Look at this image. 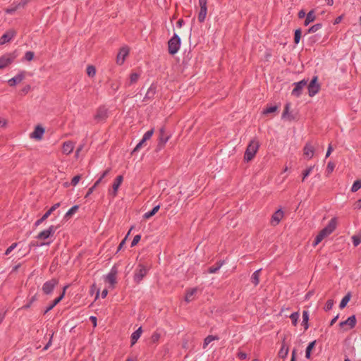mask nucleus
Instances as JSON below:
<instances>
[{"label":"nucleus","mask_w":361,"mask_h":361,"mask_svg":"<svg viewBox=\"0 0 361 361\" xmlns=\"http://www.w3.org/2000/svg\"><path fill=\"white\" fill-rule=\"evenodd\" d=\"M259 147V144L258 141L255 140H251L244 154V161L246 162H249L254 159L255 154Z\"/></svg>","instance_id":"nucleus-1"},{"label":"nucleus","mask_w":361,"mask_h":361,"mask_svg":"<svg viewBox=\"0 0 361 361\" xmlns=\"http://www.w3.org/2000/svg\"><path fill=\"white\" fill-rule=\"evenodd\" d=\"M149 271V267L142 263H139L135 270L133 276L134 281L139 284L141 281L146 276Z\"/></svg>","instance_id":"nucleus-2"},{"label":"nucleus","mask_w":361,"mask_h":361,"mask_svg":"<svg viewBox=\"0 0 361 361\" xmlns=\"http://www.w3.org/2000/svg\"><path fill=\"white\" fill-rule=\"evenodd\" d=\"M180 38L175 33L168 42L169 53L171 55L176 54L180 49Z\"/></svg>","instance_id":"nucleus-3"},{"label":"nucleus","mask_w":361,"mask_h":361,"mask_svg":"<svg viewBox=\"0 0 361 361\" xmlns=\"http://www.w3.org/2000/svg\"><path fill=\"white\" fill-rule=\"evenodd\" d=\"M18 56V51L16 50L11 53L3 55L0 57V69L6 68L11 64Z\"/></svg>","instance_id":"nucleus-4"},{"label":"nucleus","mask_w":361,"mask_h":361,"mask_svg":"<svg viewBox=\"0 0 361 361\" xmlns=\"http://www.w3.org/2000/svg\"><path fill=\"white\" fill-rule=\"evenodd\" d=\"M170 136V135L166 133L164 127L159 129L158 144L155 149L156 152H159L164 147L166 143L169 140Z\"/></svg>","instance_id":"nucleus-5"},{"label":"nucleus","mask_w":361,"mask_h":361,"mask_svg":"<svg viewBox=\"0 0 361 361\" xmlns=\"http://www.w3.org/2000/svg\"><path fill=\"white\" fill-rule=\"evenodd\" d=\"M309 96L312 97L317 94L320 89L321 85L318 82V76L315 75L312 78L310 82L307 86Z\"/></svg>","instance_id":"nucleus-6"},{"label":"nucleus","mask_w":361,"mask_h":361,"mask_svg":"<svg viewBox=\"0 0 361 361\" xmlns=\"http://www.w3.org/2000/svg\"><path fill=\"white\" fill-rule=\"evenodd\" d=\"M59 284V280L53 278L49 281H46L42 286V291L45 295L51 294L55 287Z\"/></svg>","instance_id":"nucleus-7"},{"label":"nucleus","mask_w":361,"mask_h":361,"mask_svg":"<svg viewBox=\"0 0 361 361\" xmlns=\"http://www.w3.org/2000/svg\"><path fill=\"white\" fill-rule=\"evenodd\" d=\"M56 228V226L51 225L47 229L39 233V234L36 236V238L39 240H47L54 235Z\"/></svg>","instance_id":"nucleus-8"},{"label":"nucleus","mask_w":361,"mask_h":361,"mask_svg":"<svg viewBox=\"0 0 361 361\" xmlns=\"http://www.w3.org/2000/svg\"><path fill=\"white\" fill-rule=\"evenodd\" d=\"M200 11L198 13V21L203 23L207 14V0H199Z\"/></svg>","instance_id":"nucleus-9"},{"label":"nucleus","mask_w":361,"mask_h":361,"mask_svg":"<svg viewBox=\"0 0 361 361\" xmlns=\"http://www.w3.org/2000/svg\"><path fill=\"white\" fill-rule=\"evenodd\" d=\"M108 117V109L105 106H99L94 118L97 122L105 121Z\"/></svg>","instance_id":"nucleus-10"},{"label":"nucleus","mask_w":361,"mask_h":361,"mask_svg":"<svg viewBox=\"0 0 361 361\" xmlns=\"http://www.w3.org/2000/svg\"><path fill=\"white\" fill-rule=\"evenodd\" d=\"M129 51L130 49L127 46L121 48L116 56V63L122 65L126 60V57L129 54Z\"/></svg>","instance_id":"nucleus-11"},{"label":"nucleus","mask_w":361,"mask_h":361,"mask_svg":"<svg viewBox=\"0 0 361 361\" xmlns=\"http://www.w3.org/2000/svg\"><path fill=\"white\" fill-rule=\"evenodd\" d=\"M16 35V31L13 29L7 30L0 37V45H3L7 42H9Z\"/></svg>","instance_id":"nucleus-12"},{"label":"nucleus","mask_w":361,"mask_h":361,"mask_svg":"<svg viewBox=\"0 0 361 361\" xmlns=\"http://www.w3.org/2000/svg\"><path fill=\"white\" fill-rule=\"evenodd\" d=\"M60 207V203L58 202V203H56L54 204L52 207H51L49 208V210H47L45 214L39 219H38L37 221H36V222L35 223V226H38L39 225H40L42 223H43L50 215L51 214L55 211L57 208H59Z\"/></svg>","instance_id":"nucleus-13"},{"label":"nucleus","mask_w":361,"mask_h":361,"mask_svg":"<svg viewBox=\"0 0 361 361\" xmlns=\"http://www.w3.org/2000/svg\"><path fill=\"white\" fill-rule=\"evenodd\" d=\"M118 274V269L116 265H114L111 269L110 272L106 277V281L109 282L112 287L117 283L116 275Z\"/></svg>","instance_id":"nucleus-14"},{"label":"nucleus","mask_w":361,"mask_h":361,"mask_svg":"<svg viewBox=\"0 0 361 361\" xmlns=\"http://www.w3.org/2000/svg\"><path fill=\"white\" fill-rule=\"evenodd\" d=\"M357 323L355 315H352L349 317L346 320L341 322L339 323L340 328H344L345 326H348V329H353ZM345 331L348 330V329H345Z\"/></svg>","instance_id":"nucleus-15"},{"label":"nucleus","mask_w":361,"mask_h":361,"mask_svg":"<svg viewBox=\"0 0 361 361\" xmlns=\"http://www.w3.org/2000/svg\"><path fill=\"white\" fill-rule=\"evenodd\" d=\"M26 72L23 71H20L17 75L12 78L11 79L8 80V83L9 86L13 87L16 85L17 84H19L21 82L23 79L25 78Z\"/></svg>","instance_id":"nucleus-16"},{"label":"nucleus","mask_w":361,"mask_h":361,"mask_svg":"<svg viewBox=\"0 0 361 361\" xmlns=\"http://www.w3.org/2000/svg\"><path fill=\"white\" fill-rule=\"evenodd\" d=\"M44 132V128L40 125H37L35 126L34 131L30 134V137L37 140H41Z\"/></svg>","instance_id":"nucleus-17"},{"label":"nucleus","mask_w":361,"mask_h":361,"mask_svg":"<svg viewBox=\"0 0 361 361\" xmlns=\"http://www.w3.org/2000/svg\"><path fill=\"white\" fill-rule=\"evenodd\" d=\"M283 212L281 209H279L277 211H276L271 216L270 221L271 224L274 226H277L280 223L282 218L283 217Z\"/></svg>","instance_id":"nucleus-18"},{"label":"nucleus","mask_w":361,"mask_h":361,"mask_svg":"<svg viewBox=\"0 0 361 361\" xmlns=\"http://www.w3.org/2000/svg\"><path fill=\"white\" fill-rule=\"evenodd\" d=\"M123 180V176H118L112 185V191H110V194L114 197L117 195L118 190Z\"/></svg>","instance_id":"nucleus-19"},{"label":"nucleus","mask_w":361,"mask_h":361,"mask_svg":"<svg viewBox=\"0 0 361 361\" xmlns=\"http://www.w3.org/2000/svg\"><path fill=\"white\" fill-rule=\"evenodd\" d=\"M336 219L333 218L329 221L327 226H325L323 229H322V231H324L328 236L334 231V230L336 228Z\"/></svg>","instance_id":"nucleus-20"},{"label":"nucleus","mask_w":361,"mask_h":361,"mask_svg":"<svg viewBox=\"0 0 361 361\" xmlns=\"http://www.w3.org/2000/svg\"><path fill=\"white\" fill-rule=\"evenodd\" d=\"M290 106V103L286 104V105L284 106L283 112L282 114V118H286L290 121L294 120L295 117L291 114L289 113Z\"/></svg>","instance_id":"nucleus-21"},{"label":"nucleus","mask_w":361,"mask_h":361,"mask_svg":"<svg viewBox=\"0 0 361 361\" xmlns=\"http://www.w3.org/2000/svg\"><path fill=\"white\" fill-rule=\"evenodd\" d=\"M304 154L307 156L309 159H311L314 152V148L310 143H306L303 149Z\"/></svg>","instance_id":"nucleus-22"},{"label":"nucleus","mask_w":361,"mask_h":361,"mask_svg":"<svg viewBox=\"0 0 361 361\" xmlns=\"http://www.w3.org/2000/svg\"><path fill=\"white\" fill-rule=\"evenodd\" d=\"M142 332V327H139L135 331H134L130 336L131 345L135 344L139 338L140 337Z\"/></svg>","instance_id":"nucleus-23"},{"label":"nucleus","mask_w":361,"mask_h":361,"mask_svg":"<svg viewBox=\"0 0 361 361\" xmlns=\"http://www.w3.org/2000/svg\"><path fill=\"white\" fill-rule=\"evenodd\" d=\"M315 19H316V16L314 13V10L310 11L306 15V18L304 21V25L307 26L309 24L314 22L315 20Z\"/></svg>","instance_id":"nucleus-24"},{"label":"nucleus","mask_w":361,"mask_h":361,"mask_svg":"<svg viewBox=\"0 0 361 361\" xmlns=\"http://www.w3.org/2000/svg\"><path fill=\"white\" fill-rule=\"evenodd\" d=\"M224 263V260L218 261L214 265L208 268L207 272L209 274H214L217 272Z\"/></svg>","instance_id":"nucleus-25"},{"label":"nucleus","mask_w":361,"mask_h":361,"mask_svg":"<svg viewBox=\"0 0 361 361\" xmlns=\"http://www.w3.org/2000/svg\"><path fill=\"white\" fill-rule=\"evenodd\" d=\"M288 353V347L285 343V339H283L281 349L279 352V357L285 359Z\"/></svg>","instance_id":"nucleus-26"},{"label":"nucleus","mask_w":361,"mask_h":361,"mask_svg":"<svg viewBox=\"0 0 361 361\" xmlns=\"http://www.w3.org/2000/svg\"><path fill=\"white\" fill-rule=\"evenodd\" d=\"M155 93H156V86H154V85H152L150 86V87L148 89V90L145 96L144 99L145 101L148 100V99H152V98H154Z\"/></svg>","instance_id":"nucleus-27"},{"label":"nucleus","mask_w":361,"mask_h":361,"mask_svg":"<svg viewBox=\"0 0 361 361\" xmlns=\"http://www.w3.org/2000/svg\"><path fill=\"white\" fill-rule=\"evenodd\" d=\"M73 145L71 142H66L63 145V152L66 154H69L73 152Z\"/></svg>","instance_id":"nucleus-28"},{"label":"nucleus","mask_w":361,"mask_h":361,"mask_svg":"<svg viewBox=\"0 0 361 361\" xmlns=\"http://www.w3.org/2000/svg\"><path fill=\"white\" fill-rule=\"evenodd\" d=\"M261 269L256 270L251 276V282L253 283L255 286H257L259 283V274H260Z\"/></svg>","instance_id":"nucleus-29"},{"label":"nucleus","mask_w":361,"mask_h":361,"mask_svg":"<svg viewBox=\"0 0 361 361\" xmlns=\"http://www.w3.org/2000/svg\"><path fill=\"white\" fill-rule=\"evenodd\" d=\"M326 234L322 231V230L319 231V233L317 234V235L315 237L314 242L312 243V245L315 247L322 240L326 237Z\"/></svg>","instance_id":"nucleus-30"},{"label":"nucleus","mask_w":361,"mask_h":361,"mask_svg":"<svg viewBox=\"0 0 361 361\" xmlns=\"http://www.w3.org/2000/svg\"><path fill=\"white\" fill-rule=\"evenodd\" d=\"M309 312L307 310L302 312V325L304 326L305 330L309 328Z\"/></svg>","instance_id":"nucleus-31"},{"label":"nucleus","mask_w":361,"mask_h":361,"mask_svg":"<svg viewBox=\"0 0 361 361\" xmlns=\"http://www.w3.org/2000/svg\"><path fill=\"white\" fill-rule=\"evenodd\" d=\"M159 208H160V205L159 204L154 207L152 210L149 211L148 212H146L144 214L143 218L145 219H148L152 217L159 211Z\"/></svg>","instance_id":"nucleus-32"},{"label":"nucleus","mask_w":361,"mask_h":361,"mask_svg":"<svg viewBox=\"0 0 361 361\" xmlns=\"http://www.w3.org/2000/svg\"><path fill=\"white\" fill-rule=\"evenodd\" d=\"M351 298V293L350 292H348L343 298V299L341 300V302H340V305H339V307L340 309H343L344 307H346L348 302L350 301Z\"/></svg>","instance_id":"nucleus-33"},{"label":"nucleus","mask_w":361,"mask_h":361,"mask_svg":"<svg viewBox=\"0 0 361 361\" xmlns=\"http://www.w3.org/2000/svg\"><path fill=\"white\" fill-rule=\"evenodd\" d=\"M293 85H295V87L292 90L291 94H292L293 96H295L296 97H299L302 94L303 88H302L301 86H300L296 82L293 83Z\"/></svg>","instance_id":"nucleus-34"},{"label":"nucleus","mask_w":361,"mask_h":361,"mask_svg":"<svg viewBox=\"0 0 361 361\" xmlns=\"http://www.w3.org/2000/svg\"><path fill=\"white\" fill-rule=\"evenodd\" d=\"M315 345H316V341H313L308 344V345L306 348V350H305V357L307 359L311 358V352H312V349L315 347Z\"/></svg>","instance_id":"nucleus-35"},{"label":"nucleus","mask_w":361,"mask_h":361,"mask_svg":"<svg viewBox=\"0 0 361 361\" xmlns=\"http://www.w3.org/2000/svg\"><path fill=\"white\" fill-rule=\"evenodd\" d=\"M219 338L217 336L209 335L207 336L203 343V348H206L207 346L213 341L219 340Z\"/></svg>","instance_id":"nucleus-36"},{"label":"nucleus","mask_w":361,"mask_h":361,"mask_svg":"<svg viewBox=\"0 0 361 361\" xmlns=\"http://www.w3.org/2000/svg\"><path fill=\"white\" fill-rule=\"evenodd\" d=\"M79 206L78 205H74L65 214L64 218L66 219H70L78 209Z\"/></svg>","instance_id":"nucleus-37"},{"label":"nucleus","mask_w":361,"mask_h":361,"mask_svg":"<svg viewBox=\"0 0 361 361\" xmlns=\"http://www.w3.org/2000/svg\"><path fill=\"white\" fill-rule=\"evenodd\" d=\"M86 72L89 77L93 78L96 75V68L92 65H89L87 67Z\"/></svg>","instance_id":"nucleus-38"},{"label":"nucleus","mask_w":361,"mask_h":361,"mask_svg":"<svg viewBox=\"0 0 361 361\" xmlns=\"http://www.w3.org/2000/svg\"><path fill=\"white\" fill-rule=\"evenodd\" d=\"M323 25L322 23H317L312 26H311L308 30L307 33H315L318 30H319L322 27Z\"/></svg>","instance_id":"nucleus-39"},{"label":"nucleus","mask_w":361,"mask_h":361,"mask_svg":"<svg viewBox=\"0 0 361 361\" xmlns=\"http://www.w3.org/2000/svg\"><path fill=\"white\" fill-rule=\"evenodd\" d=\"M302 36V30L300 28H298L295 30L294 33V43L298 44L300 42V40L301 39Z\"/></svg>","instance_id":"nucleus-40"},{"label":"nucleus","mask_w":361,"mask_h":361,"mask_svg":"<svg viewBox=\"0 0 361 361\" xmlns=\"http://www.w3.org/2000/svg\"><path fill=\"white\" fill-rule=\"evenodd\" d=\"M196 291H197L196 288H193V289L188 290L186 293L185 297V301H187L188 302L191 301L192 300V296L195 294V293H196Z\"/></svg>","instance_id":"nucleus-41"},{"label":"nucleus","mask_w":361,"mask_h":361,"mask_svg":"<svg viewBox=\"0 0 361 361\" xmlns=\"http://www.w3.org/2000/svg\"><path fill=\"white\" fill-rule=\"evenodd\" d=\"M321 36H319L318 34L314 35L309 38V43L311 46L314 44L315 43H317L320 41Z\"/></svg>","instance_id":"nucleus-42"},{"label":"nucleus","mask_w":361,"mask_h":361,"mask_svg":"<svg viewBox=\"0 0 361 361\" xmlns=\"http://www.w3.org/2000/svg\"><path fill=\"white\" fill-rule=\"evenodd\" d=\"M290 318L291 319L293 325L295 326H297L298 322V319H299V312H295L292 313L290 315Z\"/></svg>","instance_id":"nucleus-43"},{"label":"nucleus","mask_w":361,"mask_h":361,"mask_svg":"<svg viewBox=\"0 0 361 361\" xmlns=\"http://www.w3.org/2000/svg\"><path fill=\"white\" fill-rule=\"evenodd\" d=\"M277 109H278V106H268V107H267L266 109H264L263 110L262 114L264 115H267L269 114L274 113V112L276 111Z\"/></svg>","instance_id":"nucleus-44"},{"label":"nucleus","mask_w":361,"mask_h":361,"mask_svg":"<svg viewBox=\"0 0 361 361\" xmlns=\"http://www.w3.org/2000/svg\"><path fill=\"white\" fill-rule=\"evenodd\" d=\"M361 188V179L356 180L351 188V191L353 192H357L359 189Z\"/></svg>","instance_id":"nucleus-45"},{"label":"nucleus","mask_w":361,"mask_h":361,"mask_svg":"<svg viewBox=\"0 0 361 361\" xmlns=\"http://www.w3.org/2000/svg\"><path fill=\"white\" fill-rule=\"evenodd\" d=\"M314 166H311L308 167L307 169L302 171V181L303 182L305 179L311 173L312 169H314Z\"/></svg>","instance_id":"nucleus-46"},{"label":"nucleus","mask_w":361,"mask_h":361,"mask_svg":"<svg viewBox=\"0 0 361 361\" xmlns=\"http://www.w3.org/2000/svg\"><path fill=\"white\" fill-rule=\"evenodd\" d=\"M68 286H69L68 285H66L63 287V291L61 293V295L59 297H57L56 299H54V303L59 304L63 300V298H64L65 293H66V290Z\"/></svg>","instance_id":"nucleus-47"},{"label":"nucleus","mask_w":361,"mask_h":361,"mask_svg":"<svg viewBox=\"0 0 361 361\" xmlns=\"http://www.w3.org/2000/svg\"><path fill=\"white\" fill-rule=\"evenodd\" d=\"M68 286H69L68 285H66L63 287V291L61 293V295L59 297H57L56 299H54V303L59 304L63 300V298H64L65 293H66V290Z\"/></svg>","instance_id":"nucleus-48"},{"label":"nucleus","mask_w":361,"mask_h":361,"mask_svg":"<svg viewBox=\"0 0 361 361\" xmlns=\"http://www.w3.org/2000/svg\"><path fill=\"white\" fill-rule=\"evenodd\" d=\"M353 243L355 247L358 246L361 243V235H355L352 237Z\"/></svg>","instance_id":"nucleus-49"},{"label":"nucleus","mask_w":361,"mask_h":361,"mask_svg":"<svg viewBox=\"0 0 361 361\" xmlns=\"http://www.w3.org/2000/svg\"><path fill=\"white\" fill-rule=\"evenodd\" d=\"M34 56H35V54L33 51H28L25 53V56H24V60L25 61H31L33 58H34Z\"/></svg>","instance_id":"nucleus-50"},{"label":"nucleus","mask_w":361,"mask_h":361,"mask_svg":"<svg viewBox=\"0 0 361 361\" xmlns=\"http://www.w3.org/2000/svg\"><path fill=\"white\" fill-rule=\"evenodd\" d=\"M333 305H334V300L329 299L325 304L324 310L326 312L331 310L333 307Z\"/></svg>","instance_id":"nucleus-51"},{"label":"nucleus","mask_w":361,"mask_h":361,"mask_svg":"<svg viewBox=\"0 0 361 361\" xmlns=\"http://www.w3.org/2000/svg\"><path fill=\"white\" fill-rule=\"evenodd\" d=\"M147 140H144V138H142L140 142L136 145V147L134 148V149L132 152V154L134 152H136L140 149L142 147H143L145 145Z\"/></svg>","instance_id":"nucleus-52"},{"label":"nucleus","mask_w":361,"mask_h":361,"mask_svg":"<svg viewBox=\"0 0 361 361\" xmlns=\"http://www.w3.org/2000/svg\"><path fill=\"white\" fill-rule=\"evenodd\" d=\"M160 337H161V335L159 333L154 332V333H153V334L151 336V341L153 343H156L159 341V340L160 339Z\"/></svg>","instance_id":"nucleus-53"},{"label":"nucleus","mask_w":361,"mask_h":361,"mask_svg":"<svg viewBox=\"0 0 361 361\" xmlns=\"http://www.w3.org/2000/svg\"><path fill=\"white\" fill-rule=\"evenodd\" d=\"M334 168H335V164L333 162L330 161V162L328 163L327 166H326V171L327 173V176H329L330 173H332V171H334Z\"/></svg>","instance_id":"nucleus-54"},{"label":"nucleus","mask_w":361,"mask_h":361,"mask_svg":"<svg viewBox=\"0 0 361 361\" xmlns=\"http://www.w3.org/2000/svg\"><path fill=\"white\" fill-rule=\"evenodd\" d=\"M139 77H140L139 74H137L136 73H131L130 75V84L136 82L137 81Z\"/></svg>","instance_id":"nucleus-55"},{"label":"nucleus","mask_w":361,"mask_h":361,"mask_svg":"<svg viewBox=\"0 0 361 361\" xmlns=\"http://www.w3.org/2000/svg\"><path fill=\"white\" fill-rule=\"evenodd\" d=\"M153 134H154V128L147 131L145 133V135H144L142 138H144V140H149L152 137Z\"/></svg>","instance_id":"nucleus-56"},{"label":"nucleus","mask_w":361,"mask_h":361,"mask_svg":"<svg viewBox=\"0 0 361 361\" xmlns=\"http://www.w3.org/2000/svg\"><path fill=\"white\" fill-rule=\"evenodd\" d=\"M81 179V175H77L74 176L71 180V185L75 186Z\"/></svg>","instance_id":"nucleus-57"},{"label":"nucleus","mask_w":361,"mask_h":361,"mask_svg":"<svg viewBox=\"0 0 361 361\" xmlns=\"http://www.w3.org/2000/svg\"><path fill=\"white\" fill-rule=\"evenodd\" d=\"M140 239H141V235H135V237L133 238V241L131 243V247L135 246L139 243Z\"/></svg>","instance_id":"nucleus-58"},{"label":"nucleus","mask_w":361,"mask_h":361,"mask_svg":"<svg viewBox=\"0 0 361 361\" xmlns=\"http://www.w3.org/2000/svg\"><path fill=\"white\" fill-rule=\"evenodd\" d=\"M17 245L18 244L16 243H14L11 246H9L5 252V255H8L13 251V250L16 247Z\"/></svg>","instance_id":"nucleus-59"},{"label":"nucleus","mask_w":361,"mask_h":361,"mask_svg":"<svg viewBox=\"0 0 361 361\" xmlns=\"http://www.w3.org/2000/svg\"><path fill=\"white\" fill-rule=\"evenodd\" d=\"M58 303H54V300L53 302L46 308V310L44 311L43 314H46L48 312L51 310Z\"/></svg>","instance_id":"nucleus-60"},{"label":"nucleus","mask_w":361,"mask_h":361,"mask_svg":"<svg viewBox=\"0 0 361 361\" xmlns=\"http://www.w3.org/2000/svg\"><path fill=\"white\" fill-rule=\"evenodd\" d=\"M120 84L117 82H113L111 83V89L113 90L114 92H116L119 88Z\"/></svg>","instance_id":"nucleus-61"},{"label":"nucleus","mask_w":361,"mask_h":361,"mask_svg":"<svg viewBox=\"0 0 361 361\" xmlns=\"http://www.w3.org/2000/svg\"><path fill=\"white\" fill-rule=\"evenodd\" d=\"M31 87L30 85H25L22 90H21V94L25 95L29 92L30 90Z\"/></svg>","instance_id":"nucleus-62"},{"label":"nucleus","mask_w":361,"mask_h":361,"mask_svg":"<svg viewBox=\"0 0 361 361\" xmlns=\"http://www.w3.org/2000/svg\"><path fill=\"white\" fill-rule=\"evenodd\" d=\"M18 8H19V6H18V5H17L14 7L6 8L5 10V11L6 13L11 14V13H14Z\"/></svg>","instance_id":"nucleus-63"},{"label":"nucleus","mask_w":361,"mask_h":361,"mask_svg":"<svg viewBox=\"0 0 361 361\" xmlns=\"http://www.w3.org/2000/svg\"><path fill=\"white\" fill-rule=\"evenodd\" d=\"M237 357H238L240 360H243L246 359V357H247V354H246L245 353H244V352L240 351V352H238V354H237Z\"/></svg>","instance_id":"nucleus-64"}]
</instances>
